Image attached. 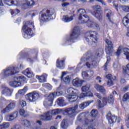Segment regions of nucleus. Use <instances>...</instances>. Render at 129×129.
Here are the masks:
<instances>
[{
	"label": "nucleus",
	"instance_id": "nucleus-1",
	"mask_svg": "<svg viewBox=\"0 0 129 129\" xmlns=\"http://www.w3.org/2000/svg\"><path fill=\"white\" fill-rule=\"evenodd\" d=\"M24 68V65L22 64H18L17 67L10 66L2 71L0 74V78L1 79H5L8 76L17 74L20 72V70H23Z\"/></svg>",
	"mask_w": 129,
	"mask_h": 129
},
{
	"label": "nucleus",
	"instance_id": "nucleus-2",
	"mask_svg": "<svg viewBox=\"0 0 129 129\" xmlns=\"http://www.w3.org/2000/svg\"><path fill=\"white\" fill-rule=\"evenodd\" d=\"M77 120L79 121H82L83 120H84V125L82 126V127H78L77 129H89V127L90 128H93L95 126V123H94L93 120H89L88 119H85V113H82L79 115L77 118Z\"/></svg>",
	"mask_w": 129,
	"mask_h": 129
},
{
	"label": "nucleus",
	"instance_id": "nucleus-3",
	"mask_svg": "<svg viewBox=\"0 0 129 129\" xmlns=\"http://www.w3.org/2000/svg\"><path fill=\"white\" fill-rule=\"evenodd\" d=\"M82 62H85L87 61L86 65L88 68H91V67L96 66L98 63V61H96V58H92V55L90 53L85 54L81 59Z\"/></svg>",
	"mask_w": 129,
	"mask_h": 129
},
{
	"label": "nucleus",
	"instance_id": "nucleus-4",
	"mask_svg": "<svg viewBox=\"0 0 129 129\" xmlns=\"http://www.w3.org/2000/svg\"><path fill=\"white\" fill-rule=\"evenodd\" d=\"M97 37H98L97 33L90 31L86 32L85 39L87 42H88L89 45L95 46L97 43V40H98Z\"/></svg>",
	"mask_w": 129,
	"mask_h": 129
},
{
	"label": "nucleus",
	"instance_id": "nucleus-5",
	"mask_svg": "<svg viewBox=\"0 0 129 129\" xmlns=\"http://www.w3.org/2000/svg\"><path fill=\"white\" fill-rule=\"evenodd\" d=\"M32 29H34V22L29 21L26 22L22 28V31L25 33V38L26 39L32 38Z\"/></svg>",
	"mask_w": 129,
	"mask_h": 129
},
{
	"label": "nucleus",
	"instance_id": "nucleus-6",
	"mask_svg": "<svg viewBox=\"0 0 129 129\" xmlns=\"http://www.w3.org/2000/svg\"><path fill=\"white\" fill-rule=\"evenodd\" d=\"M79 91L75 90L73 88H70L67 91V95L66 96L69 101L74 102L78 98Z\"/></svg>",
	"mask_w": 129,
	"mask_h": 129
},
{
	"label": "nucleus",
	"instance_id": "nucleus-7",
	"mask_svg": "<svg viewBox=\"0 0 129 129\" xmlns=\"http://www.w3.org/2000/svg\"><path fill=\"white\" fill-rule=\"evenodd\" d=\"M54 13H55V10L53 9L47 10L45 12L43 11L40 13L39 19L42 22H47V21L51 20V17Z\"/></svg>",
	"mask_w": 129,
	"mask_h": 129
},
{
	"label": "nucleus",
	"instance_id": "nucleus-8",
	"mask_svg": "<svg viewBox=\"0 0 129 129\" xmlns=\"http://www.w3.org/2000/svg\"><path fill=\"white\" fill-rule=\"evenodd\" d=\"M77 16L81 24H86L89 21V17L86 15V11L84 9H79L77 12Z\"/></svg>",
	"mask_w": 129,
	"mask_h": 129
},
{
	"label": "nucleus",
	"instance_id": "nucleus-9",
	"mask_svg": "<svg viewBox=\"0 0 129 129\" xmlns=\"http://www.w3.org/2000/svg\"><path fill=\"white\" fill-rule=\"evenodd\" d=\"M25 80H26V78L24 77H15L10 82L9 85L12 87H19V86H21V83Z\"/></svg>",
	"mask_w": 129,
	"mask_h": 129
},
{
	"label": "nucleus",
	"instance_id": "nucleus-10",
	"mask_svg": "<svg viewBox=\"0 0 129 129\" xmlns=\"http://www.w3.org/2000/svg\"><path fill=\"white\" fill-rule=\"evenodd\" d=\"M97 102L99 108H101V107H104V106L107 105V103H109V104H113V96H110V97H108V98L104 97L102 100V102H101V101L99 100H97Z\"/></svg>",
	"mask_w": 129,
	"mask_h": 129
},
{
	"label": "nucleus",
	"instance_id": "nucleus-11",
	"mask_svg": "<svg viewBox=\"0 0 129 129\" xmlns=\"http://www.w3.org/2000/svg\"><path fill=\"white\" fill-rule=\"evenodd\" d=\"M20 2H25V5L29 7L35 5V3H37L38 0H11L10 3L11 6H20Z\"/></svg>",
	"mask_w": 129,
	"mask_h": 129
},
{
	"label": "nucleus",
	"instance_id": "nucleus-12",
	"mask_svg": "<svg viewBox=\"0 0 129 129\" xmlns=\"http://www.w3.org/2000/svg\"><path fill=\"white\" fill-rule=\"evenodd\" d=\"M39 97L40 95L37 92L29 93L25 96L26 100L30 102H35V101L39 99Z\"/></svg>",
	"mask_w": 129,
	"mask_h": 129
},
{
	"label": "nucleus",
	"instance_id": "nucleus-13",
	"mask_svg": "<svg viewBox=\"0 0 129 129\" xmlns=\"http://www.w3.org/2000/svg\"><path fill=\"white\" fill-rule=\"evenodd\" d=\"M78 108V105H76L74 107L70 108L68 110H67V112L70 118L72 119H74V117H75L76 114L77 113L76 112V109Z\"/></svg>",
	"mask_w": 129,
	"mask_h": 129
},
{
	"label": "nucleus",
	"instance_id": "nucleus-14",
	"mask_svg": "<svg viewBox=\"0 0 129 129\" xmlns=\"http://www.w3.org/2000/svg\"><path fill=\"white\" fill-rule=\"evenodd\" d=\"M16 107V101H11L5 108L3 109L1 111V114H4V113H6V112H10L11 109L15 108Z\"/></svg>",
	"mask_w": 129,
	"mask_h": 129
},
{
	"label": "nucleus",
	"instance_id": "nucleus-15",
	"mask_svg": "<svg viewBox=\"0 0 129 129\" xmlns=\"http://www.w3.org/2000/svg\"><path fill=\"white\" fill-rule=\"evenodd\" d=\"M105 42L107 46L106 48V53L108 55H110L113 52V44H112L111 41L108 39H106Z\"/></svg>",
	"mask_w": 129,
	"mask_h": 129
},
{
	"label": "nucleus",
	"instance_id": "nucleus-16",
	"mask_svg": "<svg viewBox=\"0 0 129 129\" xmlns=\"http://www.w3.org/2000/svg\"><path fill=\"white\" fill-rule=\"evenodd\" d=\"M2 94L5 96H11L13 93V90L10 89L7 86V85L4 84L2 86Z\"/></svg>",
	"mask_w": 129,
	"mask_h": 129
},
{
	"label": "nucleus",
	"instance_id": "nucleus-17",
	"mask_svg": "<svg viewBox=\"0 0 129 129\" xmlns=\"http://www.w3.org/2000/svg\"><path fill=\"white\" fill-rule=\"evenodd\" d=\"M63 94L62 92H56L55 93H52L49 94L48 96V99L49 100V102L50 104H48V105L50 106L53 104V100L54 98H55L56 96H61Z\"/></svg>",
	"mask_w": 129,
	"mask_h": 129
},
{
	"label": "nucleus",
	"instance_id": "nucleus-18",
	"mask_svg": "<svg viewBox=\"0 0 129 129\" xmlns=\"http://www.w3.org/2000/svg\"><path fill=\"white\" fill-rule=\"evenodd\" d=\"M107 119L109 121V123H113L114 122H119L120 121V118L117 117L115 115H111V113H108L107 115Z\"/></svg>",
	"mask_w": 129,
	"mask_h": 129
},
{
	"label": "nucleus",
	"instance_id": "nucleus-19",
	"mask_svg": "<svg viewBox=\"0 0 129 129\" xmlns=\"http://www.w3.org/2000/svg\"><path fill=\"white\" fill-rule=\"evenodd\" d=\"M79 37V34H78V30L76 28H74L73 32L68 37V42H73V40H76Z\"/></svg>",
	"mask_w": 129,
	"mask_h": 129
},
{
	"label": "nucleus",
	"instance_id": "nucleus-20",
	"mask_svg": "<svg viewBox=\"0 0 129 129\" xmlns=\"http://www.w3.org/2000/svg\"><path fill=\"white\" fill-rule=\"evenodd\" d=\"M27 91H28V87H25L23 89L19 90L15 95L16 98L17 99L22 98L27 93Z\"/></svg>",
	"mask_w": 129,
	"mask_h": 129
},
{
	"label": "nucleus",
	"instance_id": "nucleus-21",
	"mask_svg": "<svg viewBox=\"0 0 129 129\" xmlns=\"http://www.w3.org/2000/svg\"><path fill=\"white\" fill-rule=\"evenodd\" d=\"M86 24H87V26H88L89 28H93L96 30H100V29L99 25L97 23L89 20L88 21H87V22H86Z\"/></svg>",
	"mask_w": 129,
	"mask_h": 129
},
{
	"label": "nucleus",
	"instance_id": "nucleus-22",
	"mask_svg": "<svg viewBox=\"0 0 129 129\" xmlns=\"http://www.w3.org/2000/svg\"><path fill=\"white\" fill-rule=\"evenodd\" d=\"M93 100L85 101L80 104L79 105V108H81V109H84V108H86V107L89 106L90 104H91V103H93Z\"/></svg>",
	"mask_w": 129,
	"mask_h": 129
},
{
	"label": "nucleus",
	"instance_id": "nucleus-23",
	"mask_svg": "<svg viewBox=\"0 0 129 129\" xmlns=\"http://www.w3.org/2000/svg\"><path fill=\"white\" fill-rule=\"evenodd\" d=\"M94 10H95V14L93 13V15L97 18V19H100L101 18V15H100V13L99 12H100L101 10V7L99 6H95L93 7Z\"/></svg>",
	"mask_w": 129,
	"mask_h": 129
},
{
	"label": "nucleus",
	"instance_id": "nucleus-24",
	"mask_svg": "<svg viewBox=\"0 0 129 129\" xmlns=\"http://www.w3.org/2000/svg\"><path fill=\"white\" fill-rule=\"evenodd\" d=\"M23 74H24L28 78H32L34 77V75L31 69L28 68L23 72Z\"/></svg>",
	"mask_w": 129,
	"mask_h": 129
},
{
	"label": "nucleus",
	"instance_id": "nucleus-25",
	"mask_svg": "<svg viewBox=\"0 0 129 129\" xmlns=\"http://www.w3.org/2000/svg\"><path fill=\"white\" fill-rule=\"evenodd\" d=\"M66 72H62L61 74V80H63V82L66 84H69V83H70V81H71V78L69 76H67L63 79V77H64V76L66 75Z\"/></svg>",
	"mask_w": 129,
	"mask_h": 129
},
{
	"label": "nucleus",
	"instance_id": "nucleus-26",
	"mask_svg": "<svg viewBox=\"0 0 129 129\" xmlns=\"http://www.w3.org/2000/svg\"><path fill=\"white\" fill-rule=\"evenodd\" d=\"M83 82L82 80L77 78L73 80V85L75 86V87H79L82 85Z\"/></svg>",
	"mask_w": 129,
	"mask_h": 129
},
{
	"label": "nucleus",
	"instance_id": "nucleus-27",
	"mask_svg": "<svg viewBox=\"0 0 129 129\" xmlns=\"http://www.w3.org/2000/svg\"><path fill=\"white\" fill-rule=\"evenodd\" d=\"M41 119L48 121L52 119V115H50V111H47L41 116Z\"/></svg>",
	"mask_w": 129,
	"mask_h": 129
},
{
	"label": "nucleus",
	"instance_id": "nucleus-28",
	"mask_svg": "<svg viewBox=\"0 0 129 129\" xmlns=\"http://www.w3.org/2000/svg\"><path fill=\"white\" fill-rule=\"evenodd\" d=\"M47 75L46 74H43L42 76H36V78L38 79L40 82L41 83H44V82H47Z\"/></svg>",
	"mask_w": 129,
	"mask_h": 129
},
{
	"label": "nucleus",
	"instance_id": "nucleus-29",
	"mask_svg": "<svg viewBox=\"0 0 129 129\" xmlns=\"http://www.w3.org/2000/svg\"><path fill=\"white\" fill-rule=\"evenodd\" d=\"M18 111H15L13 114H11L10 115L7 116L6 117V119L8 121H12V120H14L15 118H17L18 116Z\"/></svg>",
	"mask_w": 129,
	"mask_h": 129
},
{
	"label": "nucleus",
	"instance_id": "nucleus-30",
	"mask_svg": "<svg viewBox=\"0 0 129 129\" xmlns=\"http://www.w3.org/2000/svg\"><path fill=\"white\" fill-rule=\"evenodd\" d=\"M73 16L70 15L63 16L61 19L64 23H69L71 21H73Z\"/></svg>",
	"mask_w": 129,
	"mask_h": 129
},
{
	"label": "nucleus",
	"instance_id": "nucleus-31",
	"mask_svg": "<svg viewBox=\"0 0 129 129\" xmlns=\"http://www.w3.org/2000/svg\"><path fill=\"white\" fill-rule=\"evenodd\" d=\"M64 62H65L64 59L62 60L57 59L56 61V67L59 68V69H64Z\"/></svg>",
	"mask_w": 129,
	"mask_h": 129
},
{
	"label": "nucleus",
	"instance_id": "nucleus-32",
	"mask_svg": "<svg viewBox=\"0 0 129 129\" xmlns=\"http://www.w3.org/2000/svg\"><path fill=\"white\" fill-rule=\"evenodd\" d=\"M123 74L126 77L128 78L129 77V63L127 64L126 67H123Z\"/></svg>",
	"mask_w": 129,
	"mask_h": 129
},
{
	"label": "nucleus",
	"instance_id": "nucleus-33",
	"mask_svg": "<svg viewBox=\"0 0 129 129\" xmlns=\"http://www.w3.org/2000/svg\"><path fill=\"white\" fill-rule=\"evenodd\" d=\"M123 24L126 28H129V14L123 18Z\"/></svg>",
	"mask_w": 129,
	"mask_h": 129
},
{
	"label": "nucleus",
	"instance_id": "nucleus-34",
	"mask_svg": "<svg viewBox=\"0 0 129 129\" xmlns=\"http://www.w3.org/2000/svg\"><path fill=\"white\" fill-rule=\"evenodd\" d=\"M95 89H96L97 91L100 92L101 93H103L105 92V89L104 87L102 86H100L98 84H96L94 86Z\"/></svg>",
	"mask_w": 129,
	"mask_h": 129
},
{
	"label": "nucleus",
	"instance_id": "nucleus-35",
	"mask_svg": "<svg viewBox=\"0 0 129 129\" xmlns=\"http://www.w3.org/2000/svg\"><path fill=\"white\" fill-rule=\"evenodd\" d=\"M106 78L108 79L107 85L109 86H112L113 85V79L112 78V76L111 74H109L106 76Z\"/></svg>",
	"mask_w": 129,
	"mask_h": 129
},
{
	"label": "nucleus",
	"instance_id": "nucleus-36",
	"mask_svg": "<svg viewBox=\"0 0 129 129\" xmlns=\"http://www.w3.org/2000/svg\"><path fill=\"white\" fill-rule=\"evenodd\" d=\"M32 122H33L32 121H30L28 120H22L21 121L22 124L26 127H29Z\"/></svg>",
	"mask_w": 129,
	"mask_h": 129
},
{
	"label": "nucleus",
	"instance_id": "nucleus-37",
	"mask_svg": "<svg viewBox=\"0 0 129 129\" xmlns=\"http://www.w3.org/2000/svg\"><path fill=\"white\" fill-rule=\"evenodd\" d=\"M60 126L61 128H67L68 127V121L67 120L63 119L60 124Z\"/></svg>",
	"mask_w": 129,
	"mask_h": 129
},
{
	"label": "nucleus",
	"instance_id": "nucleus-38",
	"mask_svg": "<svg viewBox=\"0 0 129 129\" xmlns=\"http://www.w3.org/2000/svg\"><path fill=\"white\" fill-rule=\"evenodd\" d=\"M90 89V85L89 84H87L86 85H84L82 87V92H87L89 91Z\"/></svg>",
	"mask_w": 129,
	"mask_h": 129
},
{
	"label": "nucleus",
	"instance_id": "nucleus-39",
	"mask_svg": "<svg viewBox=\"0 0 129 129\" xmlns=\"http://www.w3.org/2000/svg\"><path fill=\"white\" fill-rule=\"evenodd\" d=\"M56 103L58 105H59V106H64L65 105L64 99H63L62 98H58L56 101Z\"/></svg>",
	"mask_w": 129,
	"mask_h": 129
},
{
	"label": "nucleus",
	"instance_id": "nucleus-40",
	"mask_svg": "<svg viewBox=\"0 0 129 129\" xmlns=\"http://www.w3.org/2000/svg\"><path fill=\"white\" fill-rule=\"evenodd\" d=\"M103 52L104 51L102 49H98L95 54L96 57H101L102 54H103Z\"/></svg>",
	"mask_w": 129,
	"mask_h": 129
},
{
	"label": "nucleus",
	"instance_id": "nucleus-41",
	"mask_svg": "<svg viewBox=\"0 0 129 129\" xmlns=\"http://www.w3.org/2000/svg\"><path fill=\"white\" fill-rule=\"evenodd\" d=\"M19 113L22 116H27L28 115V112L25 111L24 109H20Z\"/></svg>",
	"mask_w": 129,
	"mask_h": 129
},
{
	"label": "nucleus",
	"instance_id": "nucleus-42",
	"mask_svg": "<svg viewBox=\"0 0 129 129\" xmlns=\"http://www.w3.org/2000/svg\"><path fill=\"white\" fill-rule=\"evenodd\" d=\"M121 47H119L118 48L117 52L115 53V55L118 57L119 56H120L121 54V53H122V50L121 49Z\"/></svg>",
	"mask_w": 129,
	"mask_h": 129
},
{
	"label": "nucleus",
	"instance_id": "nucleus-43",
	"mask_svg": "<svg viewBox=\"0 0 129 129\" xmlns=\"http://www.w3.org/2000/svg\"><path fill=\"white\" fill-rule=\"evenodd\" d=\"M60 113V110L59 109H56L55 110H52L51 111L52 115H57V114Z\"/></svg>",
	"mask_w": 129,
	"mask_h": 129
},
{
	"label": "nucleus",
	"instance_id": "nucleus-44",
	"mask_svg": "<svg viewBox=\"0 0 129 129\" xmlns=\"http://www.w3.org/2000/svg\"><path fill=\"white\" fill-rule=\"evenodd\" d=\"M98 113V112L96 110H92L91 112V116H92V117H95Z\"/></svg>",
	"mask_w": 129,
	"mask_h": 129
},
{
	"label": "nucleus",
	"instance_id": "nucleus-45",
	"mask_svg": "<svg viewBox=\"0 0 129 129\" xmlns=\"http://www.w3.org/2000/svg\"><path fill=\"white\" fill-rule=\"evenodd\" d=\"M20 13V10L16 9V10H14L11 11V15L14 16H16V15H18Z\"/></svg>",
	"mask_w": 129,
	"mask_h": 129
},
{
	"label": "nucleus",
	"instance_id": "nucleus-46",
	"mask_svg": "<svg viewBox=\"0 0 129 129\" xmlns=\"http://www.w3.org/2000/svg\"><path fill=\"white\" fill-rule=\"evenodd\" d=\"M82 76L84 79H87L88 78V74L87 72H83L82 73Z\"/></svg>",
	"mask_w": 129,
	"mask_h": 129
},
{
	"label": "nucleus",
	"instance_id": "nucleus-47",
	"mask_svg": "<svg viewBox=\"0 0 129 129\" xmlns=\"http://www.w3.org/2000/svg\"><path fill=\"white\" fill-rule=\"evenodd\" d=\"M85 93L86 97H93V93L90 91H88L87 92H86Z\"/></svg>",
	"mask_w": 129,
	"mask_h": 129
},
{
	"label": "nucleus",
	"instance_id": "nucleus-48",
	"mask_svg": "<svg viewBox=\"0 0 129 129\" xmlns=\"http://www.w3.org/2000/svg\"><path fill=\"white\" fill-rule=\"evenodd\" d=\"M19 104L22 107H25V106H27V102H26L25 101H24L23 100L20 101Z\"/></svg>",
	"mask_w": 129,
	"mask_h": 129
},
{
	"label": "nucleus",
	"instance_id": "nucleus-49",
	"mask_svg": "<svg viewBox=\"0 0 129 129\" xmlns=\"http://www.w3.org/2000/svg\"><path fill=\"white\" fill-rule=\"evenodd\" d=\"M43 86L46 87L47 90H52V87L49 84H43Z\"/></svg>",
	"mask_w": 129,
	"mask_h": 129
},
{
	"label": "nucleus",
	"instance_id": "nucleus-50",
	"mask_svg": "<svg viewBox=\"0 0 129 129\" xmlns=\"http://www.w3.org/2000/svg\"><path fill=\"white\" fill-rule=\"evenodd\" d=\"M129 98V94L128 93H126L125 95H124L123 97V101H126L127 99Z\"/></svg>",
	"mask_w": 129,
	"mask_h": 129
},
{
	"label": "nucleus",
	"instance_id": "nucleus-51",
	"mask_svg": "<svg viewBox=\"0 0 129 129\" xmlns=\"http://www.w3.org/2000/svg\"><path fill=\"white\" fill-rule=\"evenodd\" d=\"M87 73H88V78L92 77V76H93V75L94 74V73L92 71H89L87 72Z\"/></svg>",
	"mask_w": 129,
	"mask_h": 129
},
{
	"label": "nucleus",
	"instance_id": "nucleus-52",
	"mask_svg": "<svg viewBox=\"0 0 129 129\" xmlns=\"http://www.w3.org/2000/svg\"><path fill=\"white\" fill-rule=\"evenodd\" d=\"M110 61V56H107V62L105 63L104 65L105 68L107 67V64L109 63Z\"/></svg>",
	"mask_w": 129,
	"mask_h": 129
},
{
	"label": "nucleus",
	"instance_id": "nucleus-53",
	"mask_svg": "<svg viewBox=\"0 0 129 129\" xmlns=\"http://www.w3.org/2000/svg\"><path fill=\"white\" fill-rule=\"evenodd\" d=\"M80 99H82L83 98H85L86 97V94L85 93H82L79 96Z\"/></svg>",
	"mask_w": 129,
	"mask_h": 129
},
{
	"label": "nucleus",
	"instance_id": "nucleus-54",
	"mask_svg": "<svg viewBox=\"0 0 129 129\" xmlns=\"http://www.w3.org/2000/svg\"><path fill=\"white\" fill-rule=\"evenodd\" d=\"M10 126V123L9 122H4L3 123V127L4 128H8Z\"/></svg>",
	"mask_w": 129,
	"mask_h": 129
},
{
	"label": "nucleus",
	"instance_id": "nucleus-55",
	"mask_svg": "<svg viewBox=\"0 0 129 129\" xmlns=\"http://www.w3.org/2000/svg\"><path fill=\"white\" fill-rule=\"evenodd\" d=\"M113 68H114L115 69H116L117 68H120V66L119 64H118L117 63H114L113 65Z\"/></svg>",
	"mask_w": 129,
	"mask_h": 129
},
{
	"label": "nucleus",
	"instance_id": "nucleus-56",
	"mask_svg": "<svg viewBox=\"0 0 129 129\" xmlns=\"http://www.w3.org/2000/svg\"><path fill=\"white\" fill-rule=\"evenodd\" d=\"M111 16V11H108L107 13V18H108L109 21H110V17Z\"/></svg>",
	"mask_w": 129,
	"mask_h": 129
},
{
	"label": "nucleus",
	"instance_id": "nucleus-57",
	"mask_svg": "<svg viewBox=\"0 0 129 129\" xmlns=\"http://www.w3.org/2000/svg\"><path fill=\"white\" fill-rule=\"evenodd\" d=\"M95 96L97 97V98H98L99 99H101V98H102V97H101V95H100V94L98 93H96L95 94Z\"/></svg>",
	"mask_w": 129,
	"mask_h": 129
},
{
	"label": "nucleus",
	"instance_id": "nucleus-58",
	"mask_svg": "<svg viewBox=\"0 0 129 129\" xmlns=\"http://www.w3.org/2000/svg\"><path fill=\"white\" fill-rule=\"evenodd\" d=\"M125 121L127 123H129V114L125 116Z\"/></svg>",
	"mask_w": 129,
	"mask_h": 129
},
{
	"label": "nucleus",
	"instance_id": "nucleus-59",
	"mask_svg": "<svg viewBox=\"0 0 129 129\" xmlns=\"http://www.w3.org/2000/svg\"><path fill=\"white\" fill-rule=\"evenodd\" d=\"M97 2H98V3H101L103 6H106L105 2L102 0H97Z\"/></svg>",
	"mask_w": 129,
	"mask_h": 129
},
{
	"label": "nucleus",
	"instance_id": "nucleus-60",
	"mask_svg": "<svg viewBox=\"0 0 129 129\" xmlns=\"http://www.w3.org/2000/svg\"><path fill=\"white\" fill-rule=\"evenodd\" d=\"M96 80H97V81H98L99 83H101V78H100V77H97L96 78Z\"/></svg>",
	"mask_w": 129,
	"mask_h": 129
},
{
	"label": "nucleus",
	"instance_id": "nucleus-61",
	"mask_svg": "<svg viewBox=\"0 0 129 129\" xmlns=\"http://www.w3.org/2000/svg\"><path fill=\"white\" fill-rule=\"evenodd\" d=\"M68 6H69V3H64L62 4V7L63 8H66V7H68Z\"/></svg>",
	"mask_w": 129,
	"mask_h": 129
},
{
	"label": "nucleus",
	"instance_id": "nucleus-62",
	"mask_svg": "<svg viewBox=\"0 0 129 129\" xmlns=\"http://www.w3.org/2000/svg\"><path fill=\"white\" fill-rule=\"evenodd\" d=\"M120 82L122 84H123V83H125V80L124 79H121Z\"/></svg>",
	"mask_w": 129,
	"mask_h": 129
},
{
	"label": "nucleus",
	"instance_id": "nucleus-63",
	"mask_svg": "<svg viewBox=\"0 0 129 129\" xmlns=\"http://www.w3.org/2000/svg\"><path fill=\"white\" fill-rule=\"evenodd\" d=\"M36 123H38L39 125H42V121H41L40 120H37Z\"/></svg>",
	"mask_w": 129,
	"mask_h": 129
},
{
	"label": "nucleus",
	"instance_id": "nucleus-64",
	"mask_svg": "<svg viewBox=\"0 0 129 129\" xmlns=\"http://www.w3.org/2000/svg\"><path fill=\"white\" fill-rule=\"evenodd\" d=\"M16 23H17V24L21 23V18H19L17 19Z\"/></svg>",
	"mask_w": 129,
	"mask_h": 129
}]
</instances>
